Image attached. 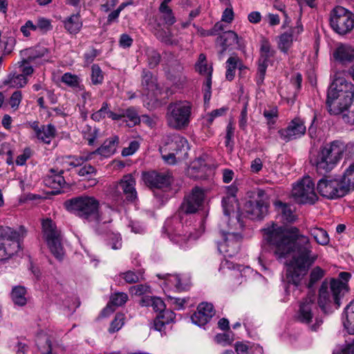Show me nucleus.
Returning <instances> with one entry per match:
<instances>
[{
    "instance_id": "obj_53",
    "label": "nucleus",
    "mask_w": 354,
    "mask_h": 354,
    "mask_svg": "<svg viewBox=\"0 0 354 354\" xmlns=\"http://www.w3.org/2000/svg\"><path fill=\"white\" fill-rule=\"evenodd\" d=\"M37 346L41 354L51 353V342L47 337L44 336L39 337L37 339Z\"/></svg>"
},
{
    "instance_id": "obj_27",
    "label": "nucleus",
    "mask_w": 354,
    "mask_h": 354,
    "mask_svg": "<svg viewBox=\"0 0 354 354\" xmlns=\"http://www.w3.org/2000/svg\"><path fill=\"white\" fill-rule=\"evenodd\" d=\"M342 322L344 328L351 335H354V302H351L345 308Z\"/></svg>"
},
{
    "instance_id": "obj_6",
    "label": "nucleus",
    "mask_w": 354,
    "mask_h": 354,
    "mask_svg": "<svg viewBox=\"0 0 354 354\" xmlns=\"http://www.w3.org/2000/svg\"><path fill=\"white\" fill-rule=\"evenodd\" d=\"M347 292L348 286L346 283L339 279H333L330 283V290L326 283L322 284L319 291L318 304L323 310H325L327 304L333 301L338 308L341 305V299Z\"/></svg>"
},
{
    "instance_id": "obj_46",
    "label": "nucleus",
    "mask_w": 354,
    "mask_h": 354,
    "mask_svg": "<svg viewBox=\"0 0 354 354\" xmlns=\"http://www.w3.org/2000/svg\"><path fill=\"white\" fill-rule=\"evenodd\" d=\"M196 69L201 75H206V77L212 76V68L207 66L206 56L203 53L199 55L198 62L196 64Z\"/></svg>"
},
{
    "instance_id": "obj_1",
    "label": "nucleus",
    "mask_w": 354,
    "mask_h": 354,
    "mask_svg": "<svg viewBox=\"0 0 354 354\" xmlns=\"http://www.w3.org/2000/svg\"><path fill=\"white\" fill-rule=\"evenodd\" d=\"M263 241L278 259H286L295 252L287 266L285 281L297 287L308 268L317 260L308 237L299 234L297 227L288 230L272 224L263 230Z\"/></svg>"
},
{
    "instance_id": "obj_29",
    "label": "nucleus",
    "mask_w": 354,
    "mask_h": 354,
    "mask_svg": "<svg viewBox=\"0 0 354 354\" xmlns=\"http://www.w3.org/2000/svg\"><path fill=\"white\" fill-rule=\"evenodd\" d=\"M128 300V295L122 292H118L113 294L111 296L110 303L107 305L106 308L104 309L102 313L104 315L107 314H110L115 310V308H113L114 306H121L124 305Z\"/></svg>"
},
{
    "instance_id": "obj_25",
    "label": "nucleus",
    "mask_w": 354,
    "mask_h": 354,
    "mask_svg": "<svg viewBox=\"0 0 354 354\" xmlns=\"http://www.w3.org/2000/svg\"><path fill=\"white\" fill-rule=\"evenodd\" d=\"M119 143V138L116 136L108 138L95 150L97 154L108 158L114 154Z\"/></svg>"
},
{
    "instance_id": "obj_56",
    "label": "nucleus",
    "mask_w": 354,
    "mask_h": 354,
    "mask_svg": "<svg viewBox=\"0 0 354 354\" xmlns=\"http://www.w3.org/2000/svg\"><path fill=\"white\" fill-rule=\"evenodd\" d=\"M109 104L107 102H103L102 107L91 115V118L95 121H100L108 116Z\"/></svg>"
},
{
    "instance_id": "obj_64",
    "label": "nucleus",
    "mask_w": 354,
    "mask_h": 354,
    "mask_svg": "<svg viewBox=\"0 0 354 354\" xmlns=\"http://www.w3.org/2000/svg\"><path fill=\"white\" fill-rule=\"evenodd\" d=\"M333 354H354V345L348 344L336 348Z\"/></svg>"
},
{
    "instance_id": "obj_7",
    "label": "nucleus",
    "mask_w": 354,
    "mask_h": 354,
    "mask_svg": "<svg viewBox=\"0 0 354 354\" xmlns=\"http://www.w3.org/2000/svg\"><path fill=\"white\" fill-rule=\"evenodd\" d=\"M330 24L339 35H346L354 28V15L342 6H337L330 12Z\"/></svg>"
},
{
    "instance_id": "obj_11",
    "label": "nucleus",
    "mask_w": 354,
    "mask_h": 354,
    "mask_svg": "<svg viewBox=\"0 0 354 354\" xmlns=\"http://www.w3.org/2000/svg\"><path fill=\"white\" fill-rule=\"evenodd\" d=\"M319 193L324 197L335 199L347 194L346 187H344L339 178L325 177L320 179L317 187Z\"/></svg>"
},
{
    "instance_id": "obj_16",
    "label": "nucleus",
    "mask_w": 354,
    "mask_h": 354,
    "mask_svg": "<svg viewBox=\"0 0 354 354\" xmlns=\"http://www.w3.org/2000/svg\"><path fill=\"white\" fill-rule=\"evenodd\" d=\"M145 183L151 188L162 189L167 187L171 182V176L169 171H151L142 174Z\"/></svg>"
},
{
    "instance_id": "obj_50",
    "label": "nucleus",
    "mask_w": 354,
    "mask_h": 354,
    "mask_svg": "<svg viewBox=\"0 0 354 354\" xmlns=\"http://www.w3.org/2000/svg\"><path fill=\"white\" fill-rule=\"evenodd\" d=\"M148 64L151 68L156 67L160 61V55L153 48H148L146 50Z\"/></svg>"
},
{
    "instance_id": "obj_47",
    "label": "nucleus",
    "mask_w": 354,
    "mask_h": 354,
    "mask_svg": "<svg viewBox=\"0 0 354 354\" xmlns=\"http://www.w3.org/2000/svg\"><path fill=\"white\" fill-rule=\"evenodd\" d=\"M293 41V35L288 32L281 34L279 37L278 46L279 49L283 53H287L291 46Z\"/></svg>"
},
{
    "instance_id": "obj_38",
    "label": "nucleus",
    "mask_w": 354,
    "mask_h": 354,
    "mask_svg": "<svg viewBox=\"0 0 354 354\" xmlns=\"http://www.w3.org/2000/svg\"><path fill=\"white\" fill-rule=\"evenodd\" d=\"M27 56L28 61H34L37 58L43 57L48 53V50L44 46H36L35 48L26 49L21 52Z\"/></svg>"
},
{
    "instance_id": "obj_36",
    "label": "nucleus",
    "mask_w": 354,
    "mask_h": 354,
    "mask_svg": "<svg viewBox=\"0 0 354 354\" xmlns=\"http://www.w3.org/2000/svg\"><path fill=\"white\" fill-rule=\"evenodd\" d=\"M26 290L24 286H15L11 292V298L15 304L18 306H24L26 302Z\"/></svg>"
},
{
    "instance_id": "obj_62",
    "label": "nucleus",
    "mask_w": 354,
    "mask_h": 354,
    "mask_svg": "<svg viewBox=\"0 0 354 354\" xmlns=\"http://www.w3.org/2000/svg\"><path fill=\"white\" fill-rule=\"evenodd\" d=\"M226 196L223 197V203L225 204L227 199L230 202L236 201V194L237 192V187L235 185H230L225 187Z\"/></svg>"
},
{
    "instance_id": "obj_54",
    "label": "nucleus",
    "mask_w": 354,
    "mask_h": 354,
    "mask_svg": "<svg viewBox=\"0 0 354 354\" xmlns=\"http://www.w3.org/2000/svg\"><path fill=\"white\" fill-rule=\"evenodd\" d=\"M37 31L45 33L53 28L50 20L44 17L38 18L36 24Z\"/></svg>"
},
{
    "instance_id": "obj_57",
    "label": "nucleus",
    "mask_w": 354,
    "mask_h": 354,
    "mask_svg": "<svg viewBox=\"0 0 354 354\" xmlns=\"http://www.w3.org/2000/svg\"><path fill=\"white\" fill-rule=\"evenodd\" d=\"M124 318L123 314H117L111 324L109 331L112 333L119 330L124 324Z\"/></svg>"
},
{
    "instance_id": "obj_17",
    "label": "nucleus",
    "mask_w": 354,
    "mask_h": 354,
    "mask_svg": "<svg viewBox=\"0 0 354 354\" xmlns=\"http://www.w3.org/2000/svg\"><path fill=\"white\" fill-rule=\"evenodd\" d=\"M113 186L115 189L114 193L115 197H119L121 195L118 190L121 189L127 201L133 202L137 198V192L135 187L136 179L132 174L124 175L118 183Z\"/></svg>"
},
{
    "instance_id": "obj_59",
    "label": "nucleus",
    "mask_w": 354,
    "mask_h": 354,
    "mask_svg": "<svg viewBox=\"0 0 354 354\" xmlns=\"http://www.w3.org/2000/svg\"><path fill=\"white\" fill-rule=\"evenodd\" d=\"M32 61H28V58L24 59L22 61L18 62L19 71L22 73L21 75H24L25 77L30 75L33 73V68L29 65V63Z\"/></svg>"
},
{
    "instance_id": "obj_5",
    "label": "nucleus",
    "mask_w": 354,
    "mask_h": 354,
    "mask_svg": "<svg viewBox=\"0 0 354 354\" xmlns=\"http://www.w3.org/2000/svg\"><path fill=\"white\" fill-rule=\"evenodd\" d=\"M192 104L187 100L170 103L167 108L166 120L173 129L183 130L188 127L192 118Z\"/></svg>"
},
{
    "instance_id": "obj_26",
    "label": "nucleus",
    "mask_w": 354,
    "mask_h": 354,
    "mask_svg": "<svg viewBox=\"0 0 354 354\" xmlns=\"http://www.w3.org/2000/svg\"><path fill=\"white\" fill-rule=\"evenodd\" d=\"M217 41L223 46L222 50H221L218 53V58L219 59H221L223 53L229 46H233L234 44H239V37L236 32L230 30L225 32L217 39Z\"/></svg>"
},
{
    "instance_id": "obj_9",
    "label": "nucleus",
    "mask_w": 354,
    "mask_h": 354,
    "mask_svg": "<svg viewBox=\"0 0 354 354\" xmlns=\"http://www.w3.org/2000/svg\"><path fill=\"white\" fill-rule=\"evenodd\" d=\"M292 196L298 203H314L317 197L312 178L306 176L297 181L292 187Z\"/></svg>"
},
{
    "instance_id": "obj_40",
    "label": "nucleus",
    "mask_w": 354,
    "mask_h": 354,
    "mask_svg": "<svg viewBox=\"0 0 354 354\" xmlns=\"http://www.w3.org/2000/svg\"><path fill=\"white\" fill-rule=\"evenodd\" d=\"M61 81L68 86L73 88H79L82 90L81 78L77 75L71 73H65L61 78Z\"/></svg>"
},
{
    "instance_id": "obj_30",
    "label": "nucleus",
    "mask_w": 354,
    "mask_h": 354,
    "mask_svg": "<svg viewBox=\"0 0 354 354\" xmlns=\"http://www.w3.org/2000/svg\"><path fill=\"white\" fill-rule=\"evenodd\" d=\"M55 133L56 129L54 125L51 124L41 125L40 130L35 136L41 142L49 144L51 140L55 136Z\"/></svg>"
},
{
    "instance_id": "obj_12",
    "label": "nucleus",
    "mask_w": 354,
    "mask_h": 354,
    "mask_svg": "<svg viewBox=\"0 0 354 354\" xmlns=\"http://www.w3.org/2000/svg\"><path fill=\"white\" fill-rule=\"evenodd\" d=\"M205 198V190L199 187H194L187 194L180 207V213L194 214L201 207Z\"/></svg>"
},
{
    "instance_id": "obj_10",
    "label": "nucleus",
    "mask_w": 354,
    "mask_h": 354,
    "mask_svg": "<svg viewBox=\"0 0 354 354\" xmlns=\"http://www.w3.org/2000/svg\"><path fill=\"white\" fill-rule=\"evenodd\" d=\"M254 201L245 203L244 211L250 219H261L268 212V204L266 201V193L261 189H257L252 192Z\"/></svg>"
},
{
    "instance_id": "obj_13",
    "label": "nucleus",
    "mask_w": 354,
    "mask_h": 354,
    "mask_svg": "<svg viewBox=\"0 0 354 354\" xmlns=\"http://www.w3.org/2000/svg\"><path fill=\"white\" fill-rule=\"evenodd\" d=\"M274 53L275 50L271 47L269 41L265 39H262L256 80L258 85H261L263 83L269 59L272 57Z\"/></svg>"
},
{
    "instance_id": "obj_2",
    "label": "nucleus",
    "mask_w": 354,
    "mask_h": 354,
    "mask_svg": "<svg viewBox=\"0 0 354 354\" xmlns=\"http://www.w3.org/2000/svg\"><path fill=\"white\" fill-rule=\"evenodd\" d=\"M336 73L327 93L326 104L330 114L338 115L348 109L354 98V85Z\"/></svg>"
},
{
    "instance_id": "obj_31",
    "label": "nucleus",
    "mask_w": 354,
    "mask_h": 354,
    "mask_svg": "<svg viewBox=\"0 0 354 354\" xmlns=\"http://www.w3.org/2000/svg\"><path fill=\"white\" fill-rule=\"evenodd\" d=\"M173 142L175 145L174 151L178 156V158H185L189 149L187 140L184 137L178 136L174 137Z\"/></svg>"
},
{
    "instance_id": "obj_34",
    "label": "nucleus",
    "mask_w": 354,
    "mask_h": 354,
    "mask_svg": "<svg viewBox=\"0 0 354 354\" xmlns=\"http://www.w3.org/2000/svg\"><path fill=\"white\" fill-rule=\"evenodd\" d=\"M276 208L284 221L288 223H292L296 220V216L294 214L290 207L286 203L281 201H277L274 203Z\"/></svg>"
},
{
    "instance_id": "obj_63",
    "label": "nucleus",
    "mask_w": 354,
    "mask_h": 354,
    "mask_svg": "<svg viewBox=\"0 0 354 354\" xmlns=\"http://www.w3.org/2000/svg\"><path fill=\"white\" fill-rule=\"evenodd\" d=\"M157 317L162 319V322H165L167 324H169L174 321L176 315L170 310L164 309Z\"/></svg>"
},
{
    "instance_id": "obj_44",
    "label": "nucleus",
    "mask_w": 354,
    "mask_h": 354,
    "mask_svg": "<svg viewBox=\"0 0 354 354\" xmlns=\"http://www.w3.org/2000/svg\"><path fill=\"white\" fill-rule=\"evenodd\" d=\"M120 276L128 283H136L144 279L143 272L140 270L136 272L129 270L121 273Z\"/></svg>"
},
{
    "instance_id": "obj_4",
    "label": "nucleus",
    "mask_w": 354,
    "mask_h": 354,
    "mask_svg": "<svg viewBox=\"0 0 354 354\" xmlns=\"http://www.w3.org/2000/svg\"><path fill=\"white\" fill-rule=\"evenodd\" d=\"M66 209L88 221L101 222L99 215V201L93 196H82L67 200L64 203Z\"/></svg>"
},
{
    "instance_id": "obj_42",
    "label": "nucleus",
    "mask_w": 354,
    "mask_h": 354,
    "mask_svg": "<svg viewBox=\"0 0 354 354\" xmlns=\"http://www.w3.org/2000/svg\"><path fill=\"white\" fill-rule=\"evenodd\" d=\"M142 86L149 91H153L157 88L156 80L151 72L145 71L142 72Z\"/></svg>"
},
{
    "instance_id": "obj_41",
    "label": "nucleus",
    "mask_w": 354,
    "mask_h": 354,
    "mask_svg": "<svg viewBox=\"0 0 354 354\" xmlns=\"http://www.w3.org/2000/svg\"><path fill=\"white\" fill-rule=\"evenodd\" d=\"M123 118H126L129 127H133L140 122V118L136 110L133 107H129L122 111Z\"/></svg>"
},
{
    "instance_id": "obj_49",
    "label": "nucleus",
    "mask_w": 354,
    "mask_h": 354,
    "mask_svg": "<svg viewBox=\"0 0 354 354\" xmlns=\"http://www.w3.org/2000/svg\"><path fill=\"white\" fill-rule=\"evenodd\" d=\"M95 174L96 169L91 165H86L78 171V175L91 180L92 185H95L97 183L96 179L92 178V177Z\"/></svg>"
},
{
    "instance_id": "obj_22",
    "label": "nucleus",
    "mask_w": 354,
    "mask_h": 354,
    "mask_svg": "<svg viewBox=\"0 0 354 354\" xmlns=\"http://www.w3.org/2000/svg\"><path fill=\"white\" fill-rule=\"evenodd\" d=\"M334 59L342 63L346 64L354 60V47L346 44H340L333 53Z\"/></svg>"
},
{
    "instance_id": "obj_45",
    "label": "nucleus",
    "mask_w": 354,
    "mask_h": 354,
    "mask_svg": "<svg viewBox=\"0 0 354 354\" xmlns=\"http://www.w3.org/2000/svg\"><path fill=\"white\" fill-rule=\"evenodd\" d=\"M237 56H231L226 61L225 78L228 81H232L235 77V71L237 68Z\"/></svg>"
},
{
    "instance_id": "obj_15",
    "label": "nucleus",
    "mask_w": 354,
    "mask_h": 354,
    "mask_svg": "<svg viewBox=\"0 0 354 354\" xmlns=\"http://www.w3.org/2000/svg\"><path fill=\"white\" fill-rule=\"evenodd\" d=\"M306 131V127L304 121L299 118H295L288 123L286 128L279 129L278 134L283 141L288 142L301 138Z\"/></svg>"
},
{
    "instance_id": "obj_52",
    "label": "nucleus",
    "mask_w": 354,
    "mask_h": 354,
    "mask_svg": "<svg viewBox=\"0 0 354 354\" xmlns=\"http://www.w3.org/2000/svg\"><path fill=\"white\" fill-rule=\"evenodd\" d=\"M83 159L80 156H68L61 158L62 162L64 165V167L67 168L69 166L76 167L82 165L84 162Z\"/></svg>"
},
{
    "instance_id": "obj_33",
    "label": "nucleus",
    "mask_w": 354,
    "mask_h": 354,
    "mask_svg": "<svg viewBox=\"0 0 354 354\" xmlns=\"http://www.w3.org/2000/svg\"><path fill=\"white\" fill-rule=\"evenodd\" d=\"M51 253L58 259H62L64 252L62 245V237L59 236L46 241Z\"/></svg>"
},
{
    "instance_id": "obj_24",
    "label": "nucleus",
    "mask_w": 354,
    "mask_h": 354,
    "mask_svg": "<svg viewBox=\"0 0 354 354\" xmlns=\"http://www.w3.org/2000/svg\"><path fill=\"white\" fill-rule=\"evenodd\" d=\"M164 279L168 284L173 285L178 291L185 290L190 286V278L185 274H167Z\"/></svg>"
},
{
    "instance_id": "obj_32",
    "label": "nucleus",
    "mask_w": 354,
    "mask_h": 354,
    "mask_svg": "<svg viewBox=\"0 0 354 354\" xmlns=\"http://www.w3.org/2000/svg\"><path fill=\"white\" fill-rule=\"evenodd\" d=\"M64 27L71 34L77 33L82 27V22L79 14H73L64 21Z\"/></svg>"
},
{
    "instance_id": "obj_14",
    "label": "nucleus",
    "mask_w": 354,
    "mask_h": 354,
    "mask_svg": "<svg viewBox=\"0 0 354 354\" xmlns=\"http://www.w3.org/2000/svg\"><path fill=\"white\" fill-rule=\"evenodd\" d=\"M201 234V232L193 233L192 227L183 226L179 223L174 231L169 234V237L173 243L184 249L189 246L190 242L198 239Z\"/></svg>"
},
{
    "instance_id": "obj_18",
    "label": "nucleus",
    "mask_w": 354,
    "mask_h": 354,
    "mask_svg": "<svg viewBox=\"0 0 354 354\" xmlns=\"http://www.w3.org/2000/svg\"><path fill=\"white\" fill-rule=\"evenodd\" d=\"M223 241L218 242V250L225 257H232L235 255L240 248L241 236L236 233L223 234Z\"/></svg>"
},
{
    "instance_id": "obj_21",
    "label": "nucleus",
    "mask_w": 354,
    "mask_h": 354,
    "mask_svg": "<svg viewBox=\"0 0 354 354\" xmlns=\"http://www.w3.org/2000/svg\"><path fill=\"white\" fill-rule=\"evenodd\" d=\"M210 170L205 160L198 158L194 160L187 169V175L194 179H203L208 175Z\"/></svg>"
},
{
    "instance_id": "obj_20",
    "label": "nucleus",
    "mask_w": 354,
    "mask_h": 354,
    "mask_svg": "<svg viewBox=\"0 0 354 354\" xmlns=\"http://www.w3.org/2000/svg\"><path fill=\"white\" fill-rule=\"evenodd\" d=\"M316 309L315 296L309 295L300 304L297 314L298 320L304 324H310Z\"/></svg>"
},
{
    "instance_id": "obj_8",
    "label": "nucleus",
    "mask_w": 354,
    "mask_h": 354,
    "mask_svg": "<svg viewBox=\"0 0 354 354\" xmlns=\"http://www.w3.org/2000/svg\"><path fill=\"white\" fill-rule=\"evenodd\" d=\"M19 236L11 228L0 227V261L8 259L18 252Z\"/></svg>"
},
{
    "instance_id": "obj_48",
    "label": "nucleus",
    "mask_w": 354,
    "mask_h": 354,
    "mask_svg": "<svg viewBox=\"0 0 354 354\" xmlns=\"http://www.w3.org/2000/svg\"><path fill=\"white\" fill-rule=\"evenodd\" d=\"M159 12L161 15V19L164 21L165 24L172 26L176 22V18L172 10L169 7L160 6Z\"/></svg>"
},
{
    "instance_id": "obj_39",
    "label": "nucleus",
    "mask_w": 354,
    "mask_h": 354,
    "mask_svg": "<svg viewBox=\"0 0 354 354\" xmlns=\"http://www.w3.org/2000/svg\"><path fill=\"white\" fill-rule=\"evenodd\" d=\"M28 83V79L24 75L12 73L10 74L8 80L5 82L6 84H8L13 88H22Z\"/></svg>"
},
{
    "instance_id": "obj_19",
    "label": "nucleus",
    "mask_w": 354,
    "mask_h": 354,
    "mask_svg": "<svg viewBox=\"0 0 354 354\" xmlns=\"http://www.w3.org/2000/svg\"><path fill=\"white\" fill-rule=\"evenodd\" d=\"M214 313L212 304L203 302L198 306L197 310L192 315L191 319L193 324L203 327L210 321Z\"/></svg>"
},
{
    "instance_id": "obj_23",
    "label": "nucleus",
    "mask_w": 354,
    "mask_h": 354,
    "mask_svg": "<svg viewBox=\"0 0 354 354\" xmlns=\"http://www.w3.org/2000/svg\"><path fill=\"white\" fill-rule=\"evenodd\" d=\"M63 169H50L48 174L44 178V183L46 186L53 189H59L62 187L66 181L63 177Z\"/></svg>"
},
{
    "instance_id": "obj_35",
    "label": "nucleus",
    "mask_w": 354,
    "mask_h": 354,
    "mask_svg": "<svg viewBox=\"0 0 354 354\" xmlns=\"http://www.w3.org/2000/svg\"><path fill=\"white\" fill-rule=\"evenodd\" d=\"M339 179L342 185L346 187L347 194L354 189V163L345 171L343 176Z\"/></svg>"
},
{
    "instance_id": "obj_58",
    "label": "nucleus",
    "mask_w": 354,
    "mask_h": 354,
    "mask_svg": "<svg viewBox=\"0 0 354 354\" xmlns=\"http://www.w3.org/2000/svg\"><path fill=\"white\" fill-rule=\"evenodd\" d=\"M150 292V287L147 285L139 284L133 286L129 288L132 295L141 296Z\"/></svg>"
},
{
    "instance_id": "obj_55",
    "label": "nucleus",
    "mask_w": 354,
    "mask_h": 354,
    "mask_svg": "<svg viewBox=\"0 0 354 354\" xmlns=\"http://www.w3.org/2000/svg\"><path fill=\"white\" fill-rule=\"evenodd\" d=\"M324 270L319 266L315 267L310 273L309 286L319 281L324 276Z\"/></svg>"
},
{
    "instance_id": "obj_43",
    "label": "nucleus",
    "mask_w": 354,
    "mask_h": 354,
    "mask_svg": "<svg viewBox=\"0 0 354 354\" xmlns=\"http://www.w3.org/2000/svg\"><path fill=\"white\" fill-rule=\"evenodd\" d=\"M310 234L317 243L325 245L329 242L328 233L322 228L313 227L310 230Z\"/></svg>"
},
{
    "instance_id": "obj_51",
    "label": "nucleus",
    "mask_w": 354,
    "mask_h": 354,
    "mask_svg": "<svg viewBox=\"0 0 354 354\" xmlns=\"http://www.w3.org/2000/svg\"><path fill=\"white\" fill-rule=\"evenodd\" d=\"M103 80L104 75L101 68L98 65L93 64L91 67V82L93 84H101Z\"/></svg>"
},
{
    "instance_id": "obj_3",
    "label": "nucleus",
    "mask_w": 354,
    "mask_h": 354,
    "mask_svg": "<svg viewBox=\"0 0 354 354\" xmlns=\"http://www.w3.org/2000/svg\"><path fill=\"white\" fill-rule=\"evenodd\" d=\"M353 145H345L339 140H335L322 147L315 159L314 165L320 174L330 171L342 159L344 152Z\"/></svg>"
},
{
    "instance_id": "obj_28",
    "label": "nucleus",
    "mask_w": 354,
    "mask_h": 354,
    "mask_svg": "<svg viewBox=\"0 0 354 354\" xmlns=\"http://www.w3.org/2000/svg\"><path fill=\"white\" fill-rule=\"evenodd\" d=\"M42 233L45 241L61 236V232L50 218L44 219L41 222Z\"/></svg>"
},
{
    "instance_id": "obj_37",
    "label": "nucleus",
    "mask_w": 354,
    "mask_h": 354,
    "mask_svg": "<svg viewBox=\"0 0 354 354\" xmlns=\"http://www.w3.org/2000/svg\"><path fill=\"white\" fill-rule=\"evenodd\" d=\"M155 35L159 41L167 45H177L178 43V40L174 37L169 28L167 30L160 29L156 31Z\"/></svg>"
},
{
    "instance_id": "obj_60",
    "label": "nucleus",
    "mask_w": 354,
    "mask_h": 354,
    "mask_svg": "<svg viewBox=\"0 0 354 354\" xmlns=\"http://www.w3.org/2000/svg\"><path fill=\"white\" fill-rule=\"evenodd\" d=\"M22 100V93L20 91H15L10 97L9 104L12 109L17 110Z\"/></svg>"
},
{
    "instance_id": "obj_61",
    "label": "nucleus",
    "mask_w": 354,
    "mask_h": 354,
    "mask_svg": "<svg viewBox=\"0 0 354 354\" xmlns=\"http://www.w3.org/2000/svg\"><path fill=\"white\" fill-rule=\"evenodd\" d=\"M20 30L24 37H29L32 32H36L37 29L36 24H33L32 21L28 20L21 27Z\"/></svg>"
}]
</instances>
